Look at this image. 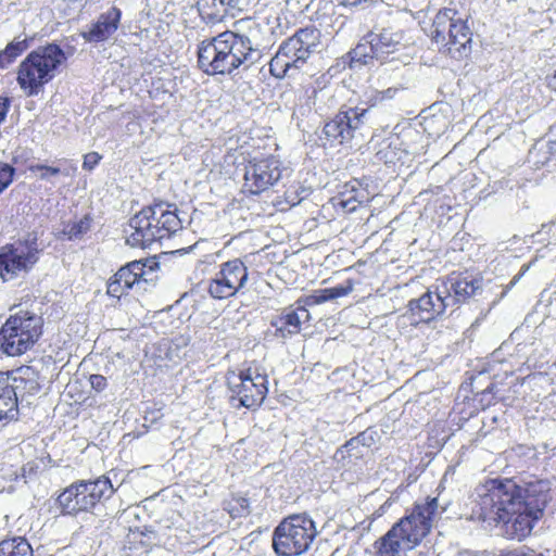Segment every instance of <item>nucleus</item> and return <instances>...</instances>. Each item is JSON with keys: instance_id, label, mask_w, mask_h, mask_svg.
<instances>
[{"instance_id": "5701e85b", "label": "nucleus", "mask_w": 556, "mask_h": 556, "mask_svg": "<svg viewBox=\"0 0 556 556\" xmlns=\"http://www.w3.org/2000/svg\"><path fill=\"white\" fill-rule=\"evenodd\" d=\"M218 271L229 281L230 287L236 289V293L245 287L249 273L248 267L241 260L235 258L223 263Z\"/></svg>"}, {"instance_id": "1a4fd4ad", "label": "nucleus", "mask_w": 556, "mask_h": 556, "mask_svg": "<svg viewBox=\"0 0 556 556\" xmlns=\"http://www.w3.org/2000/svg\"><path fill=\"white\" fill-rule=\"evenodd\" d=\"M41 326L40 316L20 309L0 329V349L10 356L25 353L40 337Z\"/></svg>"}, {"instance_id": "f704fd0d", "label": "nucleus", "mask_w": 556, "mask_h": 556, "mask_svg": "<svg viewBox=\"0 0 556 556\" xmlns=\"http://www.w3.org/2000/svg\"><path fill=\"white\" fill-rule=\"evenodd\" d=\"M380 438L381 437L378 430L374 427L367 428L365 431L357 435V440L361 441V444L366 447L375 445L380 440Z\"/></svg>"}, {"instance_id": "f8f14e48", "label": "nucleus", "mask_w": 556, "mask_h": 556, "mask_svg": "<svg viewBox=\"0 0 556 556\" xmlns=\"http://www.w3.org/2000/svg\"><path fill=\"white\" fill-rule=\"evenodd\" d=\"M367 109L343 106L324 125V134L330 142H350L366 124Z\"/></svg>"}, {"instance_id": "a19ab883", "label": "nucleus", "mask_w": 556, "mask_h": 556, "mask_svg": "<svg viewBox=\"0 0 556 556\" xmlns=\"http://www.w3.org/2000/svg\"><path fill=\"white\" fill-rule=\"evenodd\" d=\"M10 103L7 98H0V124L5 119Z\"/></svg>"}, {"instance_id": "4be33fe9", "label": "nucleus", "mask_w": 556, "mask_h": 556, "mask_svg": "<svg viewBox=\"0 0 556 556\" xmlns=\"http://www.w3.org/2000/svg\"><path fill=\"white\" fill-rule=\"evenodd\" d=\"M17 416V395L13 384H0V427L16 420Z\"/></svg>"}, {"instance_id": "bb28decb", "label": "nucleus", "mask_w": 556, "mask_h": 556, "mask_svg": "<svg viewBox=\"0 0 556 556\" xmlns=\"http://www.w3.org/2000/svg\"><path fill=\"white\" fill-rule=\"evenodd\" d=\"M352 291V287L337 286L333 288L323 289L315 291L312 295L305 300L306 305H316L324 303L329 300H333L340 296H344Z\"/></svg>"}, {"instance_id": "09e8293b", "label": "nucleus", "mask_w": 556, "mask_h": 556, "mask_svg": "<svg viewBox=\"0 0 556 556\" xmlns=\"http://www.w3.org/2000/svg\"><path fill=\"white\" fill-rule=\"evenodd\" d=\"M548 86L556 91V71L555 74L549 78Z\"/></svg>"}, {"instance_id": "7c9ffc66", "label": "nucleus", "mask_w": 556, "mask_h": 556, "mask_svg": "<svg viewBox=\"0 0 556 556\" xmlns=\"http://www.w3.org/2000/svg\"><path fill=\"white\" fill-rule=\"evenodd\" d=\"M29 170L31 173H39V178L41 180H50L51 177L63 174L65 176H72L76 172V167L71 168H60L54 166H48L43 164H33L29 166Z\"/></svg>"}, {"instance_id": "2f4dec72", "label": "nucleus", "mask_w": 556, "mask_h": 556, "mask_svg": "<svg viewBox=\"0 0 556 556\" xmlns=\"http://www.w3.org/2000/svg\"><path fill=\"white\" fill-rule=\"evenodd\" d=\"M63 394H66L70 399L73 400L75 404H83L88 399L87 393L90 392L91 389H94L97 392H101L105 384H85L89 387L88 391H78V387L80 384H64Z\"/></svg>"}, {"instance_id": "dca6fc26", "label": "nucleus", "mask_w": 556, "mask_h": 556, "mask_svg": "<svg viewBox=\"0 0 556 556\" xmlns=\"http://www.w3.org/2000/svg\"><path fill=\"white\" fill-rule=\"evenodd\" d=\"M248 5V0H198L200 16L207 23H219L228 15L235 16Z\"/></svg>"}, {"instance_id": "7ed1b4c3", "label": "nucleus", "mask_w": 556, "mask_h": 556, "mask_svg": "<svg viewBox=\"0 0 556 556\" xmlns=\"http://www.w3.org/2000/svg\"><path fill=\"white\" fill-rule=\"evenodd\" d=\"M447 503L439 497H426L416 502L413 508L395 522L391 529L375 542L379 556H396L401 551L412 549L431 531L433 522L447 510Z\"/></svg>"}, {"instance_id": "72a5a7b5", "label": "nucleus", "mask_w": 556, "mask_h": 556, "mask_svg": "<svg viewBox=\"0 0 556 556\" xmlns=\"http://www.w3.org/2000/svg\"><path fill=\"white\" fill-rule=\"evenodd\" d=\"M28 47L27 39H14L10 42L2 52L5 54L7 62H13L23 51Z\"/></svg>"}, {"instance_id": "e433bc0d", "label": "nucleus", "mask_w": 556, "mask_h": 556, "mask_svg": "<svg viewBox=\"0 0 556 556\" xmlns=\"http://www.w3.org/2000/svg\"><path fill=\"white\" fill-rule=\"evenodd\" d=\"M14 173L13 166L0 162V193L12 182Z\"/></svg>"}, {"instance_id": "39448f33", "label": "nucleus", "mask_w": 556, "mask_h": 556, "mask_svg": "<svg viewBox=\"0 0 556 556\" xmlns=\"http://www.w3.org/2000/svg\"><path fill=\"white\" fill-rule=\"evenodd\" d=\"M66 60L67 55L56 43L38 47L18 66L17 83L21 89L27 97L38 96Z\"/></svg>"}, {"instance_id": "393cba45", "label": "nucleus", "mask_w": 556, "mask_h": 556, "mask_svg": "<svg viewBox=\"0 0 556 556\" xmlns=\"http://www.w3.org/2000/svg\"><path fill=\"white\" fill-rule=\"evenodd\" d=\"M368 192L364 189L356 188L355 185H351L350 189L341 192L337 198V206H340L348 213L354 212L358 205L368 202Z\"/></svg>"}, {"instance_id": "b1692460", "label": "nucleus", "mask_w": 556, "mask_h": 556, "mask_svg": "<svg viewBox=\"0 0 556 556\" xmlns=\"http://www.w3.org/2000/svg\"><path fill=\"white\" fill-rule=\"evenodd\" d=\"M457 12L450 8L440 10L432 23L431 39L435 45H445V33L457 18Z\"/></svg>"}, {"instance_id": "20e7f679", "label": "nucleus", "mask_w": 556, "mask_h": 556, "mask_svg": "<svg viewBox=\"0 0 556 556\" xmlns=\"http://www.w3.org/2000/svg\"><path fill=\"white\" fill-rule=\"evenodd\" d=\"M174 205L157 203L143 207L139 213L129 219L130 232L126 242L132 248L146 249L153 242L169 238L182 228L181 219L178 217L177 208L170 210Z\"/></svg>"}, {"instance_id": "49530a36", "label": "nucleus", "mask_w": 556, "mask_h": 556, "mask_svg": "<svg viewBox=\"0 0 556 556\" xmlns=\"http://www.w3.org/2000/svg\"><path fill=\"white\" fill-rule=\"evenodd\" d=\"M339 4L342 5H356L361 3L363 0H336Z\"/></svg>"}, {"instance_id": "0eeeda50", "label": "nucleus", "mask_w": 556, "mask_h": 556, "mask_svg": "<svg viewBox=\"0 0 556 556\" xmlns=\"http://www.w3.org/2000/svg\"><path fill=\"white\" fill-rule=\"evenodd\" d=\"M115 489L111 479L100 476L94 480H79L68 485L56 498L63 515L76 516L81 511H91L99 504L111 498Z\"/></svg>"}, {"instance_id": "79ce46f5", "label": "nucleus", "mask_w": 556, "mask_h": 556, "mask_svg": "<svg viewBox=\"0 0 556 556\" xmlns=\"http://www.w3.org/2000/svg\"><path fill=\"white\" fill-rule=\"evenodd\" d=\"M30 370H31L30 367H21V368H18L17 369V374H20V377H14L13 380L16 381L17 379H20L22 382L30 380V378L28 376Z\"/></svg>"}, {"instance_id": "37998d69", "label": "nucleus", "mask_w": 556, "mask_h": 556, "mask_svg": "<svg viewBox=\"0 0 556 556\" xmlns=\"http://www.w3.org/2000/svg\"><path fill=\"white\" fill-rule=\"evenodd\" d=\"M361 444V441L357 440V435L349 440L344 445L343 448H345L349 453L355 448L358 447Z\"/></svg>"}, {"instance_id": "de8ad7c7", "label": "nucleus", "mask_w": 556, "mask_h": 556, "mask_svg": "<svg viewBox=\"0 0 556 556\" xmlns=\"http://www.w3.org/2000/svg\"><path fill=\"white\" fill-rule=\"evenodd\" d=\"M11 62H7L5 54L1 51L0 52V68L7 67Z\"/></svg>"}, {"instance_id": "603ef678", "label": "nucleus", "mask_w": 556, "mask_h": 556, "mask_svg": "<svg viewBox=\"0 0 556 556\" xmlns=\"http://www.w3.org/2000/svg\"><path fill=\"white\" fill-rule=\"evenodd\" d=\"M384 162H386V163H389V162H392V160H391V159H386V161H384Z\"/></svg>"}, {"instance_id": "f3484780", "label": "nucleus", "mask_w": 556, "mask_h": 556, "mask_svg": "<svg viewBox=\"0 0 556 556\" xmlns=\"http://www.w3.org/2000/svg\"><path fill=\"white\" fill-rule=\"evenodd\" d=\"M440 287L448 307H453L475 295L481 288V283L478 279L468 276H455L450 277Z\"/></svg>"}, {"instance_id": "cd10ccee", "label": "nucleus", "mask_w": 556, "mask_h": 556, "mask_svg": "<svg viewBox=\"0 0 556 556\" xmlns=\"http://www.w3.org/2000/svg\"><path fill=\"white\" fill-rule=\"evenodd\" d=\"M222 274L218 271L215 277L210 280L207 286V292L210 295L217 300L228 299L236 295V289L231 288Z\"/></svg>"}, {"instance_id": "9d476101", "label": "nucleus", "mask_w": 556, "mask_h": 556, "mask_svg": "<svg viewBox=\"0 0 556 556\" xmlns=\"http://www.w3.org/2000/svg\"><path fill=\"white\" fill-rule=\"evenodd\" d=\"M405 46L404 34L391 28L380 33L370 31L349 53L350 66L356 67L371 63L374 60L384 62L391 53Z\"/></svg>"}, {"instance_id": "aec40b11", "label": "nucleus", "mask_w": 556, "mask_h": 556, "mask_svg": "<svg viewBox=\"0 0 556 556\" xmlns=\"http://www.w3.org/2000/svg\"><path fill=\"white\" fill-rule=\"evenodd\" d=\"M308 320V311L303 306H299L295 309L285 311L276 321L273 323V325L276 327L277 332L285 338L287 336L299 333L301 325Z\"/></svg>"}, {"instance_id": "c85d7f7f", "label": "nucleus", "mask_w": 556, "mask_h": 556, "mask_svg": "<svg viewBox=\"0 0 556 556\" xmlns=\"http://www.w3.org/2000/svg\"><path fill=\"white\" fill-rule=\"evenodd\" d=\"M91 227V218L86 215L77 222L68 223L64 226L62 232L70 240L81 239Z\"/></svg>"}, {"instance_id": "58836bf2", "label": "nucleus", "mask_w": 556, "mask_h": 556, "mask_svg": "<svg viewBox=\"0 0 556 556\" xmlns=\"http://www.w3.org/2000/svg\"><path fill=\"white\" fill-rule=\"evenodd\" d=\"M501 556H544L542 553H539L534 549L528 547H520L513 551H508L503 553Z\"/></svg>"}, {"instance_id": "8fccbe9b", "label": "nucleus", "mask_w": 556, "mask_h": 556, "mask_svg": "<svg viewBox=\"0 0 556 556\" xmlns=\"http://www.w3.org/2000/svg\"><path fill=\"white\" fill-rule=\"evenodd\" d=\"M529 268V265H523L519 275L515 276L513 282H516Z\"/></svg>"}, {"instance_id": "f257e3e1", "label": "nucleus", "mask_w": 556, "mask_h": 556, "mask_svg": "<svg viewBox=\"0 0 556 556\" xmlns=\"http://www.w3.org/2000/svg\"><path fill=\"white\" fill-rule=\"evenodd\" d=\"M551 482L535 479L518 483L514 479H491L476 489L472 519L498 527L508 539L530 535L551 501Z\"/></svg>"}, {"instance_id": "4c0bfd02", "label": "nucleus", "mask_w": 556, "mask_h": 556, "mask_svg": "<svg viewBox=\"0 0 556 556\" xmlns=\"http://www.w3.org/2000/svg\"><path fill=\"white\" fill-rule=\"evenodd\" d=\"M497 365H490L489 368H484L479 371V379L480 380H488V379H500L501 381L506 380L508 378V372L504 371V376H500V374L496 370Z\"/></svg>"}, {"instance_id": "2eb2a0df", "label": "nucleus", "mask_w": 556, "mask_h": 556, "mask_svg": "<svg viewBox=\"0 0 556 556\" xmlns=\"http://www.w3.org/2000/svg\"><path fill=\"white\" fill-rule=\"evenodd\" d=\"M472 33L467 22L457 18L445 33V45H438L439 50L450 56L460 60L471 53Z\"/></svg>"}, {"instance_id": "ddd939ff", "label": "nucleus", "mask_w": 556, "mask_h": 556, "mask_svg": "<svg viewBox=\"0 0 556 556\" xmlns=\"http://www.w3.org/2000/svg\"><path fill=\"white\" fill-rule=\"evenodd\" d=\"M281 162L276 157H267L250 162L245 167L244 188L253 194H258L276 186L282 178L283 172Z\"/></svg>"}, {"instance_id": "c03bdc74", "label": "nucleus", "mask_w": 556, "mask_h": 556, "mask_svg": "<svg viewBox=\"0 0 556 556\" xmlns=\"http://www.w3.org/2000/svg\"><path fill=\"white\" fill-rule=\"evenodd\" d=\"M241 382L251 381L253 382V375L251 368L247 369V371H242L240 375Z\"/></svg>"}, {"instance_id": "a211bd4d", "label": "nucleus", "mask_w": 556, "mask_h": 556, "mask_svg": "<svg viewBox=\"0 0 556 556\" xmlns=\"http://www.w3.org/2000/svg\"><path fill=\"white\" fill-rule=\"evenodd\" d=\"M150 263L151 265L148 266L147 262L134 261L121 267L116 274L118 279L123 281L124 288L146 290L148 285L153 283L155 280L153 266L157 264Z\"/></svg>"}, {"instance_id": "a878e982", "label": "nucleus", "mask_w": 556, "mask_h": 556, "mask_svg": "<svg viewBox=\"0 0 556 556\" xmlns=\"http://www.w3.org/2000/svg\"><path fill=\"white\" fill-rule=\"evenodd\" d=\"M0 556H33V548L26 539L15 536L0 542Z\"/></svg>"}, {"instance_id": "c9c22d12", "label": "nucleus", "mask_w": 556, "mask_h": 556, "mask_svg": "<svg viewBox=\"0 0 556 556\" xmlns=\"http://www.w3.org/2000/svg\"><path fill=\"white\" fill-rule=\"evenodd\" d=\"M129 290V288H124L123 286V281L118 279L117 277V274H115L109 281L108 283V291L106 293L110 295V296H113V298H116V299H121V296L125 293H127V291Z\"/></svg>"}, {"instance_id": "ea45409f", "label": "nucleus", "mask_w": 556, "mask_h": 556, "mask_svg": "<svg viewBox=\"0 0 556 556\" xmlns=\"http://www.w3.org/2000/svg\"><path fill=\"white\" fill-rule=\"evenodd\" d=\"M100 160H101V156L97 152L87 153L84 156L83 168L87 169V170H91L96 167V165L99 163Z\"/></svg>"}, {"instance_id": "9b49d317", "label": "nucleus", "mask_w": 556, "mask_h": 556, "mask_svg": "<svg viewBox=\"0 0 556 556\" xmlns=\"http://www.w3.org/2000/svg\"><path fill=\"white\" fill-rule=\"evenodd\" d=\"M42 250L36 231L28 232L12 244L4 245L0 252V275L15 276L20 271L29 270L38 262Z\"/></svg>"}, {"instance_id": "423d86ee", "label": "nucleus", "mask_w": 556, "mask_h": 556, "mask_svg": "<svg viewBox=\"0 0 556 556\" xmlns=\"http://www.w3.org/2000/svg\"><path fill=\"white\" fill-rule=\"evenodd\" d=\"M317 529L306 514H295L282 519L273 533V548L277 556H299L313 544Z\"/></svg>"}, {"instance_id": "412c9836", "label": "nucleus", "mask_w": 556, "mask_h": 556, "mask_svg": "<svg viewBox=\"0 0 556 556\" xmlns=\"http://www.w3.org/2000/svg\"><path fill=\"white\" fill-rule=\"evenodd\" d=\"M230 390L238 394L240 405L250 409L261 406L269 392L267 384H233Z\"/></svg>"}, {"instance_id": "6ab92c4d", "label": "nucleus", "mask_w": 556, "mask_h": 556, "mask_svg": "<svg viewBox=\"0 0 556 556\" xmlns=\"http://www.w3.org/2000/svg\"><path fill=\"white\" fill-rule=\"evenodd\" d=\"M121 16L122 12L119 9L111 8L98 17L89 30L81 34L83 38L88 42L94 43L108 40L117 30Z\"/></svg>"}, {"instance_id": "f03ea898", "label": "nucleus", "mask_w": 556, "mask_h": 556, "mask_svg": "<svg viewBox=\"0 0 556 556\" xmlns=\"http://www.w3.org/2000/svg\"><path fill=\"white\" fill-rule=\"evenodd\" d=\"M258 27L250 29V35L226 30L198 46V65L203 73L215 75H232L240 67L250 68L262 56L260 45L253 38Z\"/></svg>"}, {"instance_id": "6e6552de", "label": "nucleus", "mask_w": 556, "mask_h": 556, "mask_svg": "<svg viewBox=\"0 0 556 556\" xmlns=\"http://www.w3.org/2000/svg\"><path fill=\"white\" fill-rule=\"evenodd\" d=\"M319 30L302 28L285 40L275 56L270 60V74L277 78L293 75L302 68L309 55L319 45Z\"/></svg>"}, {"instance_id": "4468645a", "label": "nucleus", "mask_w": 556, "mask_h": 556, "mask_svg": "<svg viewBox=\"0 0 556 556\" xmlns=\"http://www.w3.org/2000/svg\"><path fill=\"white\" fill-rule=\"evenodd\" d=\"M446 308H448V305L440 286L437 287L435 291L428 290L420 298L408 302V312L413 324L429 323L444 314Z\"/></svg>"}, {"instance_id": "473e14b6", "label": "nucleus", "mask_w": 556, "mask_h": 556, "mask_svg": "<svg viewBox=\"0 0 556 556\" xmlns=\"http://www.w3.org/2000/svg\"><path fill=\"white\" fill-rule=\"evenodd\" d=\"M408 81H405L401 85V87H390L382 91H375V93L368 99V102L371 106H375L377 104H380L384 100H391L394 99L397 92L402 89L407 88Z\"/></svg>"}, {"instance_id": "3c124183", "label": "nucleus", "mask_w": 556, "mask_h": 556, "mask_svg": "<svg viewBox=\"0 0 556 556\" xmlns=\"http://www.w3.org/2000/svg\"><path fill=\"white\" fill-rule=\"evenodd\" d=\"M389 420H390V418L383 419L381 422V427L386 426L388 428L387 421H389Z\"/></svg>"}, {"instance_id": "a18cd8bd", "label": "nucleus", "mask_w": 556, "mask_h": 556, "mask_svg": "<svg viewBox=\"0 0 556 556\" xmlns=\"http://www.w3.org/2000/svg\"><path fill=\"white\" fill-rule=\"evenodd\" d=\"M286 198H287V201L289 203H291L292 205L299 203L303 199V197H301V198H298L295 195L293 197L292 192H290V191H287V197Z\"/></svg>"}, {"instance_id": "c756f323", "label": "nucleus", "mask_w": 556, "mask_h": 556, "mask_svg": "<svg viewBox=\"0 0 556 556\" xmlns=\"http://www.w3.org/2000/svg\"><path fill=\"white\" fill-rule=\"evenodd\" d=\"M232 519L247 517L251 514L250 501L243 496H233L225 506Z\"/></svg>"}]
</instances>
